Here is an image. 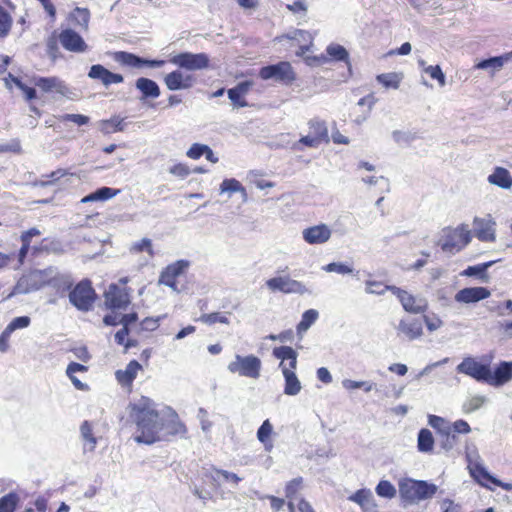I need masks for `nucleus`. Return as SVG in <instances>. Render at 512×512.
Instances as JSON below:
<instances>
[{
	"mask_svg": "<svg viewBox=\"0 0 512 512\" xmlns=\"http://www.w3.org/2000/svg\"><path fill=\"white\" fill-rule=\"evenodd\" d=\"M130 419L136 425L134 440L151 445L170 436L184 434L185 425L171 408L157 410L156 403L145 396L130 404Z\"/></svg>",
	"mask_w": 512,
	"mask_h": 512,
	"instance_id": "nucleus-1",
	"label": "nucleus"
},
{
	"mask_svg": "<svg viewBox=\"0 0 512 512\" xmlns=\"http://www.w3.org/2000/svg\"><path fill=\"white\" fill-rule=\"evenodd\" d=\"M275 358L280 360L279 368L282 371L285 385L284 394L288 396H296L300 393L302 385L295 369L297 367V353L289 346L275 347L272 351Z\"/></svg>",
	"mask_w": 512,
	"mask_h": 512,
	"instance_id": "nucleus-2",
	"label": "nucleus"
},
{
	"mask_svg": "<svg viewBox=\"0 0 512 512\" xmlns=\"http://www.w3.org/2000/svg\"><path fill=\"white\" fill-rule=\"evenodd\" d=\"M472 240V231L468 224L462 223L456 227H444L438 234L437 246L444 253L454 255L463 250Z\"/></svg>",
	"mask_w": 512,
	"mask_h": 512,
	"instance_id": "nucleus-3",
	"label": "nucleus"
},
{
	"mask_svg": "<svg viewBox=\"0 0 512 512\" xmlns=\"http://www.w3.org/2000/svg\"><path fill=\"white\" fill-rule=\"evenodd\" d=\"M56 272L52 269L34 270L22 276L14 286L8 298L17 294H28L47 285H55Z\"/></svg>",
	"mask_w": 512,
	"mask_h": 512,
	"instance_id": "nucleus-4",
	"label": "nucleus"
},
{
	"mask_svg": "<svg viewBox=\"0 0 512 512\" xmlns=\"http://www.w3.org/2000/svg\"><path fill=\"white\" fill-rule=\"evenodd\" d=\"M438 491V487L427 481L404 479L399 482V493L405 502L418 503L432 498Z\"/></svg>",
	"mask_w": 512,
	"mask_h": 512,
	"instance_id": "nucleus-5",
	"label": "nucleus"
},
{
	"mask_svg": "<svg viewBox=\"0 0 512 512\" xmlns=\"http://www.w3.org/2000/svg\"><path fill=\"white\" fill-rule=\"evenodd\" d=\"M262 361L259 357L248 354H235L234 359L227 365V370L231 374L250 379H258L261 375Z\"/></svg>",
	"mask_w": 512,
	"mask_h": 512,
	"instance_id": "nucleus-6",
	"label": "nucleus"
},
{
	"mask_svg": "<svg viewBox=\"0 0 512 512\" xmlns=\"http://www.w3.org/2000/svg\"><path fill=\"white\" fill-rule=\"evenodd\" d=\"M262 80H275L285 85H290L296 80V73L292 65L287 61L264 66L259 71Z\"/></svg>",
	"mask_w": 512,
	"mask_h": 512,
	"instance_id": "nucleus-7",
	"label": "nucleus"
},
{
	"mask_svg": "<svg viewBox=\"0 0 512 512\" xmlns=\"http://www.w3.org/2000/svg\"><path fill=\"white\" fill-rule=\"evenodd\" d=\"M70 302L79 310L88 311L95 300V292L89 281H82L69 294Z\"/></svg>",
	"mask_w": 512,
	"mask_h": 512,
	"instance_id": "nucleus-8",
	"label": "nucleus"
},
{
	"mask_svg": "<svg viewBox=\"0 0 512 512\" xmlns=\"http://www.w3.org/2000/svg\"><path fill=\"white\" fill-rule=\"evenodd\" d=\"M266 286L272 292H282L285 294H306L308 288L301 282L288 276L273 277L266 281Z\"/></svg>",
	"mask_w": 512,
	"mask_h": 512,
	"instance_id": "nucleus-9",
	"label": "nucleus"
},
{
	"mask_svg": "<svg viewBox=\"0 0 512 512\" xmlns=\"http://www.w3.org/2000/svg\"><path fill=\"white\" fill-rule=\"evenodd\" d=\"M489 365V363L479 362L475 357L467 356L457 365L456 371L478 382L486 383Z\"/></svg>",
	"mask_w": 512,
	"mask_h": 512,
	"instance_id": "nucleus-10",
	"label": "nucleus"
},
{
	"mask_svg": "<svg viewBox=\"0 0 512 512\" xmlns=\"http://www.w3.org/2000/svg\"><path fill=\"white\" fill-rule=\"evenodd\" d=\"M169 61L179 68L190 71L205 69L209 65V57L205 53L183 52L172 56Z\"/></svg>",
	"mask_w": 512,
	"mask_h": 512,
	"instance_id": "nucleus-11",
	"label": "nucleus"
},
{
	"mask_svg": "<svg viewBox=\"0 0 512 512\" xmlns=\"http://www.w3.org/2000/svg\"><path fill=\"white\" fill-rule=\"evenodd\" d=\"M392 293L398 298L403 309L412 314L423 313L428 308L427 300L420 296H414L399 287L392 288Z\"/></svg>",
	"mask_w": 512,
	"mask_h": 512,
	"instance_id": "nucleus-12",
	"label": "nucleus"
},
{
	"mask_svg": "<svg viewBox=\"0 0 512 512\" xmlns=\"http://www.w3.org/2000/svg\"><path fill=\"white\" fill-rule=\"evenodd\" d=\"M496 222L491 215L485 217H474L473 232L476 238L482 242H495Z\"/></svg>",
	"mask_w": 512,
	"mask_h": 512,
	"instance_id": "nucleus-13",
	"label": "nucleus"
},
{
	"mask_svg": "<svg viewBox=\"0 0 512 512\" xmlns=\"http://www.w3.org/2000/svg\"><path fill=\"white\" fill-rule=\"evenodd\" d=\"M331 228L324 223L313 225L302 231L303 240L309 245H322L330 240Z\"/></svg>",
	"mask_w": 512,
	"mask_h": 512,
	"instance_id": "nucleus-14",
	"label": "nucleus"
},
{
	"mask_svg": "<svg viewBox=\"0 0 512 512\" xmlns=\"http://www.w3.org/2000/svg\"><path fill=\"white\" fill-rule=\"evenodd\" d=\"M114 60L121 65L139 68L142 66H149L153 68L162 67L165 64L164 60H147L143 59L135 54L118 51L114 53Z\"/></svg>",
	"mask_w": 512,
	"mask_h": 512,
	"instance_id": "nucleus-15",
	"label": "nucleus"
},
{
	"mask_svg": "<svg viewBox=\"0 0 512 512\" xmlns=\"http://www.w3.org/2000/svg\"><path fill=\"white\" fill-rule=\"evenodd\" d=\"M105 304L111 309H125L130 304L127 288L111 284L105 292Z\"/></svg>",
	"mask_w": 512,
	"mask_h": 512,
	"instance_id": "nucleus-16",
	"label": "nucleus"
},
{
	"mask_svg": "<svg viewBox=\"0 0 512 512\" xmlns=\"http://www.w3.org/2000/svg\"><path fill=\"white\" fill-rule=\"evenodd\" d=\"M189 267V261L178 260L168 265L162 272L159 278V283L164 284L174 291H178L176 278L182 275Z\"/></svg>",
	"mask_w": 512,
	"mask_h": 512,
	"instance_id": "nucleus-17",
	"label": "nucleus"
},
{
	"mask_svg": "<svg viewBox=\"0 0 512 512\" xmlns=\"http://www.w3.org/2000/svg\"><path fill=\"white\" fill-rule=\"evenodd\" d=\"M490 295L491 292L486 287H467L459 290L454 299L458 303L473 304L487 299Z\"/></svg>",
	"mask_w": 512,
	"mask_h": 512,
	"instance_id": "nucleus-18",
	"label": "nucleus"
},
{
	"mask_svg": "<svg viewBox=\"0 0 512 512\" xmlns=\"http://www.w3.org/2000/svg\"><path fill=\"white\" fill-rule=\"evenodd\" d=\"M164 82L170 91H176L192 87L195 78L192 75L183 73L181 70H174L165 76Z\"/></svg>",
	"mask_w": 512,
	"mask_h": 512,
	"instance_id": "nucleus-19",
	"label": "nucleus"
},
{
	"mask_svg": "<svg viewBox=\"0 0 512 512\" xmlns=\"http://www.w3.org/2000/svg\"><path fill=\"white\" fill-rule=\"evenodd\" d=\"M61 45L68 51L82 53L87 49L83 38L72 29H65L59 35Z\"/></svg>",
	"mask_w": 512,
	"mask_h": 512,
	"instance_id": "nucleus-20",
	"label": "nucleus"
},
{
	"mask_svg": "<svg viewBox=\"0 0 512 512\" xmlns=\"http://www.w3.org/2000/svg\"><path fill=\"white\" fill-rule=\"evenodd\" d=\"M88 77L101 81L102 84L106 87L111 84L122 83L124 80L121 74L113 73L100 64L91 66L88 72Z\"/></svg>",
	"mask_w": 512,
	"mask_h": 512,
	"instance_id": "nucleus-21",
	"label": "nucleus"
},
{
	"mask_svg": "<svg viewBox=\"0 0 512 512\" xmlns=\"http://www.w3.org/2000/svg\"><path fill=\"white\" fill-rule=\"evenodd\" d=\"M512 379V371L509 362H501L494 370L488 369V376L486 383L492 386H502Z\"/></svg>",
	"mask_w": 512,
	"mask_h": 512,
	"instance_id": "nucleus-22",
	"label": "nucleus"
},
{
	"mask_svg": "<svg viewBox=\"0 0 512 512\" xmlns=\"http://www.w3.org/2000/svg\"><path fill=\"white\" fill-rule=\"evenodd\" d=\"M396 329L398 335H403L409 341L418 339L423 334L422 324L417 319H401Z\"/></svg>",
	"mask_w": 512,
	"mask_h": 512,
	"instance_id": "nucleus-23",
	"label": "nucleus"
},
{
	"mask_svg": "<svg viewBox=\"0 0 512 512\" xmlns=\"http://www.w3.org/2000/svg\"><path fill=\"white\" fill-rule=\"evenodd\" d=\"M142 370V365L136 361H130L125 369H119L115 372V378L122 387H130L138 375V372Z\"/></svg>",
	"mask_w": 512,
	"mask_h": 512,
	"instance_id": "nucleus-24",
	"label": "nucleus"
},
{
	"mask_svg": "<svg viewBox=\"0 0 512 512\" xmlns=\"http://www.w3.org/2000/svg\"><path fill=\"white\" fill-rule=\"evenodd\" d=\"M487 181L489 184L504 190H510L512 188V175L508 169L501 166L493 168L491 174L487 177Z\"/></svg>",
	"mask_w": 512,
	"mask_h": 512,
	"instance_id": "nucleus-25",
	"label": "nucleus"
},
{
	"mask_svg": "<svg viewBox=\"0 0 512 512\" xmlns=\"http://www.w3.org/2000/svg\"><path fill=\"white\" fill-rule=\"evenodd\" d=\"M253 86L252 81H244L227 91L228 97L236 108L246 107L248 105L245 96Z\"/></svg>",
	"mask_w": 512,
	"mask_h": 512,
	"instance_id": "nucleus-26",
	"label": "nucleus"
},
{
	"mask_svg": "<svg viewBox=\"0 0 512 512\" xmlns=\"http://www.w3.org/2000/svg\"><path fill=\"white\" fill-rule=\"evenodd\" d=\"M512 60V51L505 53L501 56L491 57L489 59L482 60L475 65V69L488 70L493 76L496 72L500 71L505 63Z\"/></svg>",
	"mask_w": 512,
	"mask_h": 512,
	"instance_id": "nucleus-27",
	"label": "nucleus"
},
{
	"mask_svg": "<svg viewBox=\"0 0 512 512\" xmlns=\"http://www.w3.org/2000/svg\"><path fill=\"white\" fill-rule=\"evenodd\" d=\"M348 499L357 503L364 510H370L376 507L374 496L370 489H359L349 496Z\"/></svg>",
	"mask_w": 512,
	"mask_h": 512,
	"instance_id": "nucleus-28",
	"label": "nucleus"
},
{
	"mask_svg": "<svg viewBox=\"0 0 512 512\" xmlns=\"http://www.w3.org/2000/svg\"><path fill=\"white\" fill-rule=\"evenodd\" d=\"M136 88L142 93V98H158L160 96V88L158 84L148 78H138L135 82Z\"/></svg>",
	"mask_w": 512,
	"mask_h": 512,
	"instance_id": "nucleus-29",
	"label": "nucleus"
},
{
	"mask_svg": "<svg viewBox=\"0 0 512 512\" xmlns=\"http://www.w3.org/2000/svg\"><path fill=\"white\" fill-rule=\"evenodd\" d=\"M35 85L45 92L56 91L63 94L66 90L64 82L57 77L38 78L35 81Z\"/></svg>",
	"mask_w": 512,
	"mask_h": 512,
	"instance_id": "nucleus-30",
	"label": "nucleus"
},
{
	"mask_svg": "<svg viewBox=\"0 0 512 512\" xmlns=\"http://www.w3.org/2000/svg\"><path fill=\"white\" fill-rule=\"evenodd\" d=\"M469 474L480 486L490 490H492V488L489 486V483L495 484L497 479L488 472L484 464L470 470Z\"/></svg>",
	"mask_w": 512,
	"mask_h": 512,
	"instance_id": "nucleus-31",
	"label": "nucleus"
},
{
	"mask_svg": "<svg viewBox=\"0 0 512 512\" xmlns=\"http://www.w3.org/2000/svg\"><path fill=\"white\" fill-rule=\"evenodd\" d=\"M119 192H120V190H118V189H113L110 187H102V188H99L98 190H96L95 192L90 193L89 195L82 198L81 202L88 203V202H92V201H106V200H109V199L115 197L116 195H118Z\"/></svg>",
	"mask_w": 512,
	"mask_h": 512,
	"instance_id": "nucleus-32",
	"label": "nucleus"
},
{
	"mask_svg": "<svg viewBox=\"0 0 512 512\" xmlns=\"http://www.w3.org/2000/svg\"><path fill=\"white\" fill-rule=\"evenodd\" d=\"M465 458L467 461L468 471L483 465L482 458L478 452L476 445L472 442H466Z\"/></svg>",
	"mask_w": 512,
	"mask_h": 512,
	"instance_id": "nucleus-33",
	"label": "nucleus"
},
{
	"mask_svg": "<svg viewBox=\"0 0 512 512\" xmlns=\"http://www.w3.org/2000/svg\"><path fill=\"white\" fill-rule=\"evenodd\" d=\"M434 437L430 430L423 428L417 437V448L422 453H431L434 448Z\"/></svg>",
	"mask_w": 512,
	"mask_h": 512,
	"instance_id": "nucleus-34",
	"label": "nucleus"
},
{
	"mask_svg": "<svg viewBox=\"0 0 512 512\" xmlns=\"http://www.w3.org/2000/svg\"><path fill=\"white\" fill-rule=\"evenodd\" d=\"M80 433L84 441V451L93 452L97 445V438L94 437L92 426L88 421H84L81 424Z\"/></svg>",
	"mask_w": 512,
	"mask_h": 512,
	"instance_id": "nucleus-35",
	"label": "nucleus"
},
{
	"mask_svg": "<svg viewBox=\"0 0 512 512\" xmlns=\"http://www.w3.org/2000/svg\"><path fill=\"white\" fill-rule=\"evenodd\" d=\"M272 433L273 425L268 419H266L257 431V439L265 446L267 451H270L273 447V444L270 440Z\"/></svg>",
	"mask_w": 512,
	"mask_h": 512,
	"instance_id": "nucleus-36",
	"label": "nucleus"
},
{
	"mask_svg": "<svg viewBox=\"0 0 512 512\" xmlns=\"http://www.w3.org/2000/svg\"><path fill=\"white\" fill-rule=\"evenodd\" d=\"M319 313L315 309L306 310L301 318V321L297 325V333L302 334L306 332L318 319Z\"/></svg>",
	"mask_w": 512,
	"mask_h": 512,
	"instance_id": "nucleus-37",
	"label": "nucleus"
},
{
	"mask_svg": "<svg viewBox=\"0 0 512 512\" xmlns=\"http://www.w3.org/2000/svg\"><path fill=\"white\" fill-rule=\"evenodd\" d=\"M124 128V120L119 117H113L109 120H102L99 124V129L104 134H110L116 131H123Z\"/></svg>",
	"mask_w": 512,
	"mask_h": 512,
	"instance_id": "nucleus-38",
	"label": "nucleus"
},
{
	"mask_svg": "<svg viewBox=\"0 0 512 512\" xmlns=\"http://www.w3.org/2000/svg\"><path fill=\"white\" fill-rule=\"evenodd\" d=\"M90 19V13L88 9L86 8H76L71 14H70V20L71 22L80 28L87 29L88 23Z\"/></svg>",
	"mask_w": 512,
	"mask_h": 512,
	"instance_id": "nucleus-39",
	"label": "nucleus"
},
{
	"mask_svg": "<svg viewBox=\"0 0 512 512\" xmlns=\"http://www.w3.org/2000/svg\"><path fill=\"white\" fill-rule=\"evenodd\" d=\"M494 263V261H489L486 263L469 266L465 270H463L460 275L466 277L478 276L480 279H487V269Z\"/></svg>",
	"mask_w": 512,
	"mask_h": 512,
	"instance_id": "nucleus-40",
	"label": "nucleus"
},
{
	"mask_svg": "<svg viewBox=\"0 0 512 512\" xmlns=\"http://www.w3.org/2000/svg\"><path fill=\"white\" fill-rule=\"evenodd\" d=\"M310 134L317 138L320 142L328 140V129L323 121L311 120L309 122Z\"/></svg>",
	"mask_w": 512,
	"mask_h": 512,
	"instance_id": "nucleus-41",
	"label": "nucleus"
},
{
	"mask_svg": "<svg viewBox=\"0 0 512 512\" xmlns=\"http://www.w3.org/2000/svg\"><path fill=\"white\" fill-rule=\"evenodd\" d=\"M377 81L386 88L398 89L402 80V75L399 73H383L376 77Z\"/></svg>",
	"mask_w": 512,
	"mask_h": 512,
	"instance_id": "nucleus-42",
	"label": "nucleus"
},
{
	"mask_svg": "<svg viewBox=\"0 0 512 512\" xmlns=\"http://www.w3.org/2000/svg\"><path fill=\"white\" fill-rule=\"evenodd\" d=\"M428 424L435 429L439 435L449 434L451 432V423L443 417L436 415L428 416Z\"/></svg>",
	"mask_w": 512,
	"mask_h": 512,
	"instance_id": "nucleus-43",
	"label": "nucleus"
},
{
	"mask_svg": "<svg viewBox=\"0 0 512 512\" xmlns=\"http://www.w3.org/2000/svg\"><path fill=\"white\" fill-rule=\"evenodd\" d=\"M228 314L229 313L212 312L201 315L198 320L207 325H213L215 323L228 325L230 324Z\"/></svg>",
	"mask_w": 512,
	"mask_h": 512,
	"instance_id": "nucleus-44",
	"label": "nucleus"
},
{
	"mask_svg": "<svg viewBox=\"0 0 512 512\" xmlns=\"http://www.w3.org/2000/svg\"><path fill=\"white\" fill-rule=\"evenodd\" d=\"M365 285V292L367 294L376 295H383L386 291L392 292V288H397L396 286L384 285L382 282L375 280H367Z\"/></svg>",
	"mask_w": 512,
	"mask_h": 512,
	"instance_id": "nucleus-45",
	"label": "nucleus"
},
{
	"mask_svg": "<svg viewBox=\"0 0 512 512\" xmlns=\"http://www.w3.org/2000/svg\"><path fill=\"white\" fill-rule=\"evenodd\" d=\"M486 402V398L481 395H475L468 398L462 405V410L464 413L469 414L478 409H480L484 403Z\"/></svg>",
	"mask_w": 512,
	"mask_h": 512,
	"instance_id": "nucleus-46",
	"label": "nucleus"
},
{
	"mask_svg": "<svg viewBox=\"0 0 512 512\" xmlns=\"http://www.w3.org/2000/svg\"><path fill=\"white\" fill-rule=\"evenodd\" d=\"M375 491L378 496L387 499H392L396 496V488L387 480H381L376 486Z\"/></svg>",
	"mask_w": 512,
	"mask_h": 512,
	"instance_id": "nucleus-47",
	"label": "nucleus"
},
{
	"mask_svg": "<svg viewBox=\"0 0 512 512\" xmlns=\"http://www.w3.org/2000/svg\"><path fill=\"white\" fill-rule=\"evenodd\" d=\"M392 138L400 146H409L416 139V135L409 131L395 130Z\"/></svg>",
	"mask_w": 512,
	"mask_h": 512,
	"instance_id": "nucleus-48",
	"label": "nucleus"
},
{
	"mask_svg": "<svg viewBox=\"0 0 512 512\" xmlns=\"http://www.w3.org/2000/svg\"><path fill=\"white\" fill-rule=\"evenodd\" d=\"M18 496L15 493H9L0 498V512H14L17 506Z\"/></svg>",
	"mask_w": 512,
	"mask_h": 512,
	"instance_id": "nucleus-49",
	"label": "nucleus"
},
{
	"mask_svg": "<svg viewBox=\"0 0 512 512\" xmlns=\"http://www.w3.org/2000/svg\"><path fill=\"white\" fill-rule=\"evenodd\" d=\"M424 73L428 74L432 79L436 80L440 87L446 85V77L439 65H429L424 67Z\"/></svg>",
	"mask_w": 512,
	"mask_h": 512,
	"instance_id": "nucleus-50",
	"label": "nucleus"
},
{
	"mask_svg": "<svg viewBox=\"0 0 512 512\" xmlns=\"http://www.w3.org/2000/svg\"><path fill=\"white\" fill-rule=\"evenodd\" d=\"M242 190V184L235 178L224 179L220 184V193H238Z\"/></svg>",
	"mask_w": 512,
	"mask_h": 512,
	"instance_id": "nucleus-51",
	"label": "nucleus"
},
{
	"mask_svg": "<svg viewBox=\"0 0 512 512\" xmlns=\"http://www.w3.org/2000/svg\"><path fill=\"white\" fill-rule=\"evenodd\" d=\"M328 55L335 60L338 61H347L348 60V52L347 50L339 45V44H330L326 49Z\"/></svg>",
	"mask_w": 512,
	"mask_h": 512,
	"instance_id": "nucleus-52",
	"label": "nucleus"
},
{
	"mask_svg": "<svg viewBox=\"0 0 512 512\" xmlns=\"http://www.w3.org/2000/svg\"><path fill=\"white\" fill-rule=\"evenodd\" d=\"M320 141L317 140L316 137L312 136L310 133L306 136L301 137L297 142L293 143L292 149L296 151H301L302 145L311 147V148H317L320 145Z\"/></svg>",
	"mask_w": 512,
	"mask_h": 512,
	"instance_id": "nucleus-53",
	"label": "nucleus"
},
{
	"mask_svg": "<svg viewBox=\"0 0 512 512\" xmlns=\"http://www.w3.org/2000/svg\"><path fill=\"white\" fill-rule=\"evenodd\" d=\"M146 251L150 256L154 255L152 242L149 238H143L137 242H134L130 247V252L140 253Z\"/></svg>",
	"mask_w": 512,
	"mask_h": 512,
	"instance_id": "nucleus-54",
	"label": "nucleus"
},
{
	"mask_svg": "<svg viewBox=\"0 0 512 512\" xmlns=\"http://www.w3.org/2000/svg\"><path fill=\"white\" fill-rule=\"evenodd\" d=\"M303 478L297 477L289 481L285 488V495L288 499H294L296 494L302 489Z\"/></svg>",
	"mask_w": 512,
	"mask_h": 512,
	"instance_id": "nucleus-55",
	"label": "nucleus"
},
{
	"mask_svg": "<svg viewBox=\"0 0 512 512\" xmlns=\"http://www.w3.org/2000/svg\"><path fill=\"white\" fill-rule=\"evenodd\" d=\"M12 19L8 12L0 6V37H4L10 31Z\"/></svg>",
	"mask_w": 512,
	"mask_h": 512,
	"instance_id": "nucleus-56",
	"label": "nucleus"
},
{
	"mask_svg": "<svg viewBox=\"0 0 512 512\" xmlns=\"http://www.w3.org/2000/svg\"><path fill=\"white\" fill-rule=\"evenodd\" d=\"M323 270L326 272H335L342 275L350 274L353 271L350 266L340 262L329 263L323 267Z\"/></svg>",
	"mask_w": 512,
	"mask_h": 512,
	"instance_id": "nucleus-57",
	"label": "nucleus"
},
{
	"mask_svg": "<svg viewBox=\"0 0 512 512\" xmlns=\"http://www.w3.org/2000/svg\"><path fill=\"white\" fill-rule=\"evenodd\" d=\"M30 318L28 316H20L14 318L7 326L6 330H8L10 333H13L17 329H23L30 325Z\"/></svg>",
	"mask_w": 512,
	"mask_h": 512,
	"instance_id": "nucleus-58",
	"label": "nucleus"
},
{
	"mask_svg": "<svg viewBox=\"0 0 512 512\" xmlns=\"http://www.w3.org/2000/svg\"><path fill=\"white\" fill-rule=\"evenodd\" d=\"M208 145L200 144V143H194L186 152V155L190 159L197 160L201 158L202 156H205V153L207 151Z\"/></svg>",
	"mask_w": 512,
	"mask_h": 512,
	"instance_id": "nucleus-59",
	"label": "nucleus"
},
{
	"mask_svg": "<svg viewBox=\"0 0 512 512\" xmlns=\"http://www.w3.org/2000/svg\"><path fill=\"white\" fill-rule=\"evenodd\" d=\"M61 122H73L78 126L86 125L89 123L90 119L88 116L82 114H64L59 117Z\"/></svg>",
	"mask_w": 512,
	"mask_h": 512,
	"instance_id": "nucleus-60",
	"label": "nucleus"
},
{
	"mask_svg": "<svg viewBox=\"0 0 512 512\" xmlns=\"http://www.w3.org/2000/svg\"><path fill=\"white\" fill-rule=\"evenodd\" d=\"M288 39L295 40L299 43L312 44V36L304 30H295L285 36Z\"/></svg>",
	"mask_w": 512,
	"mask_h": 512,
	"instance_id": "nucleus-61",
	"label": "nucleus"
},
{
	"mask_svg": "<svg viewBox=\"0 0 512 512\" xmlns=\"http://www.w3.org/2000/svg\"><path fill=\"white\" fill-rule=\"evenodd\" d=\"M449 362V358L446 357V358H443L439 361H436V362H433V363H429L428 365H426L421 371H419L415 377H414V380L416 381H419L422 377L428 375L433 369L439 367V366H442L446 363Z\"/></svg>",
	"mask_w": 512,
	"mask_h": 512,
	"instance_id": "nucleus-62",
	"label": "nucleus"
},
{
	"mask_svg": "<svg viewBox=\"0 0 512 512\" xmlns=\"http://www.w3.org/2000/svg\"><path fill=\"white\" fill-rule=\"evenodd\" d=\"M451 432L456 435L459 434H468L471 432V427L465 420H457L451 424Z\"/></svg>",
	"mask_w": 512,
	"mask_h": 512,
	"instance_id": "nucleus-63",
	"label": "nucleus"
},
{
	"mask_svg": "<svg viewBox=\"0 0 512 512\" xmlns=\"http://www.w3.org/2000/svg\"><path fill=\"white\" fill-rule=\"evenodd\" d=\"M440 436L443 438L441 443L442 448L446 451L452 450L457 443V436L452 432H449V434H442Z\"/></svg>",
	"mask_w": 512,
	"mask_h": 512,
	"instance_id": "nucleus-64",
	"label": "nucleus"
}]
</instances>
